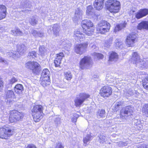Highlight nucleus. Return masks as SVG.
Listing matches in <instances>:
<instances>
[{"label":"nucleus","instance_id":"nucleus-1","mask_svg":"<svg viewBox=\"0 0 148 148\" xmlns=\"http://www.w3.org/2000/svg\"><path fill=\"white\" fill-rule=\"evenodd\" d=\"M131 61L136 65V66L143 69L148 67V61L145 59L141 60L138 53L134 52L130 59Z\"/></svg>","mask_w":148,"mask_h":148},{"label":"nucleus","instance_id":"nucleus-2","mask_svg":"<svg viewBox=\"0 0 148 148\" xmlns=\"http://www.w3.org/2000/svg\"><path fill=\"white\" fill-rule=\"evenodd\" d=\"M43 109V107L41 105H36L33 108L32 115L35 122L39 121L43 117L44 115L42 112Z\"/></svg>","mask_w":148,"mask_h":148},{"label":"nucleus","instance_id":"nucleus-3","mask_svg":"<svg viewBox=\"0 0 148 148\" xmlns=\"http://www.w3.org/2000/svg\"><path fill=\"white\" fill-rule=\"evenodd\" d=\"M106 5L108 9L113 13L118 12L121 8L120 2L116 0H108Z\"/></svg>","mask_w":148,"mask_h":148},{"label":"nucleus","instance_id":"nucleus-4","mask_svg":"<svg viewBox=\"0 0 148 148\" xmlns=\"http://www.w3.org/2000/svg\"><path fill=\"white\" fill-rule=\"evenodd\" d=\"M82 26L85 34L88 36L93 34L94 31L93 23L90 20H84L82 22Z\"/></svg>","mask_w":148,"mask_h":148},{"label":"nucleus","instance_id":"nucleus-5","mask_svg":"<svg viewBox=\"0 0 148 148\" xmlns=\"http://www.w3.org/2000/svg\"><path fill=\"white\" fill-rule=\"evenodd\" d=\"M27 49V47L24 45L21 44L18 46V52H9L7 53V55L9 57L17 60L20 55H22L26 51Z\"/></svg>","mask_w":148,"mask_h":148},{"label":"nucleus","instance_id":"nucleus-6","mask_svg":"<svg viewBox=\"0 0 148 148\" xmlns=\"http://www.w3.org/2000/svg\"><path fill=\"white\" fill-rule=\"evenodd\" d=\"M110 27V24L106 21H102L98 24L96 30L98 33L104 34L109 32Z\"/></svg>","mask_w":148,"mask_h":148},{"label":"nucleus","instance_id":"nucleus-7","mask_svg":"<svg viewBox=\"0 0 148 148\" xmlns=\"http://www.w3.org/2000/svg\"><path fill=\"white\" fill-rule=\"evenodd\" d=\"M24 115V113L16 110H12L10 113L9 118L10 122L12 123L17 121L21 120L23 118Z\"/></svg>","mask_w":148,"mask_h":148},{"label":"nucleus","instance_id":"nucleus-8","mask_svg":"<svg viewBox=\"0 0 148 148\" xmlns=\"http://www.w3.org/2000/svg\"><path fill=\"white\" fill-rule=\"evenodd\" d=\"M26 67L32 70L33 73L38 75L41 70L40 65L37 62H29L25 64Z\"/></svg>","mask_w":148,"mask_h":148},{"label":"nucleus","instance_id":"nucleus-9","mask_svg":"<svg viewBox=\"0 0 148 148\" xmlns=\"http://www.w3.org/2000/svg\"><path fill=\"white\" fill-rule=\"evenodd\" d=\"M92 61L90 57L85 56L81 59L79 63V67L82 69H89L91 66Z\"/></svg>","mask_w":148,"mask_h":148},{"label":"nucleus","instance_id":"nucleus-10","mask_svg":"<svg viewBox=\"0 0 148 148\" xmlns=\"http://www.w3.org/2000/svg\"><path fill=\"white\" fill-rule=\"evenodd\" d=\"M134 108L131 106H128L123 108L120 112V117L122 119H126L128 117H132L133 112Z\"/></svg>","mask_w":148,"mask_h":148},{"label":"nucleus","instance_id":"nucleus-11","mask_svg":"<svg viewBox=\"0 0 148 148\" xmlns=\"http://www.w3.org/2000/svg\"><path fill=\"white\" fill-rule=\"evenodd\" d=\"M90 96V95L86 93H80L75 99V106L76 107H81L83 102L89 98Z\"/></svg>","mask_w":148,"mask_h":148},{"label":"nucleus","instance_id":"nucleus-12","mask_svg":"<svg viewBox=\"0 0 148 148\" xmlns=\"http://www.w3.org/2000/svg\"><path fill=\"white\" fill-rule=\"evenodd\" d=\"M13 129L8 127L2 128L0 129V138L6 139L8 137L12 136L14 133Z\"/></svg>","mask_w":148,"mask_h":148},{"label":"nucleus","instance_id":"nucleus-13","mask_svg":"<svg viewBox=\"0 0 148 148\" xmlns=\"http://www.w3.org/2000/svg\"><path fill=\"white\" fill-rule=\"evenodd\" d=\"M137 34L135 33L131 34L126 39V44L128 47H133L137 41Z\"/></svg>","mask_w":148,"mask_h":148},{"label":"nucleus","instance_id":"nucleus-14","mask_svg":"<svg viewBox=\"0 0 148 148\" xmlns=\"http://www.w3.org/2000/svg\"><path fill=\"white\" fill-rule=\"evenodd\" d=\"M88 45L87 42L77 44L74 48L75 52L80 55L82 54L86 51Z\"/></svg>","mask_w":148,"mask_h":148},{"label":"nucleus","instance_id":"nucleus-15","mask_svg":"<svg viewBox=\"0 0 148 148\" xmlns=\"http://www.w3.org/2000/svg\"><path fill=\"white\" fill-rule=\"evenodd\" d=\"M112 91L111 88L108 86H104L100 90V94L103 97H108L112 94Z\"/></svg>","mask_w":148,"mask_h":148},{"label":"nucleus","instance_id":"nucleus-16","mask_svg":"<svg viewBox=\"0 0 148 148\" xmlns=\"http://www.w3.org/2000/svg\"><path fill=\"white\" fill-rule=\"evenodd\" d=\"M47 30L49 33H51L52 31L54 35L57 36L58 35L59 32L60 30V27L58 25L55 24L48 26L47 27Z\"/></svg>","mask_w":148,"mask_h":148},{"label":"nucleus","instance_id":"nucleus-17","mask_svg":"<svg viewBox=\"0 0 148 148\" xmlns=\"http://www.w3.org/2000/svg\"><path fill=\"white\" fill-rule=\"evenodd\" d=\"M5 95L7 99V103L12 104L14 102V100L12 99L15 98L13 91L12 90H8L5 92Z\"/></svg>","mask_w":148,"mask_h":148},{"label":"nucleus","instance_id":"nucleus-18","mask_svg":"<svg viewBox=\"0 0 148 148\" xmlns=\"http://www.w3.org/2000/svg\"><path fill=\"white\" fill-rule=\"evenodd\" d=\"M73 37L77 41H82L85 38L84 35L79 30H76L74 31Z\"/></svg>","mask_w":148,"mask_h":148},{"label":"nucleus","instance_id":"nucleus-19","mask_svg":"<svg viewBox=\"0 0 148 148\" xmlns=\"http://www.w3.org/2000/svg\"><path fill=\"white\" fill-rule=\"evenodd\" d=\"M148 14V9H141L139 10L136 14V17L138 19Z\"/></svg>","mask_w":148,"mask_h":148},{"label":"nucleus","instance_id":"nucleus-20","mask_svg":"<svg viewBox=\"0 0 148 148\" xmlns=\"http://www.w3.org/2000/svg\"><path fill=\"white\" fill-rule=\"evenodd\" d=\"M104 0H95L94 3V7L98 10L102 9L103 5Z\"/></svg>","mask_w":148,"mask_h":148},{"label":"nucleus","instance_id":"nucleus-21","mask_svg":"<svg viewBox=\"0 0 148 148\" xmlns=\"http://www.w3.org/2000/svg\"><path fill=\"white\" fill-rule=\"evenodd\" d=\"M138 29L148 30V21H143L138 24L137 26Z\"/></svg>","mask_w":148,"mask_h":148},{"label":"nucleus","instance_id":"nucleus-22","mask_svg":"<svg viewBox=\"0 0 148 148\" xmlns=\"http://www.w3.org/2000/svg\"><path fill=\"white\" fill-rule=\"evenodd\" d=\"M50 80L48 77L40 78V82L41 85L44 87L47 86H49L50 83Z\"/></svg>","mask_w":148,"mask_h":148},{"label":"nucleus","instance_id":"nucleus-23","mask_svg":"<svg viewBox=\"0 0 148 148\" xmlns=\"http://www.w3.org/2000/svg\"><path fill=\"white\" fill-rule=\"evenodd\" d=\"M6 11L5 6L3 5H0V20L5 17Z\"/></svg>","mask_w":148,"mask_h":148},{"label":"nucleus","instance_id":"nucleus-24","mask_svg":"<svg viewBox=\"0 0 148 148\" xmlns=\"http://www.w3.org/2000/svg\"><path fill=\"white\" fill-rule=\"evenodd\" d=\"M23 90V86L21 84H19L16 85L14 88L15 92L19 94H22Z\"/></svg>","mask_w":148,"mask_h":148},{"label":"nucleus","instance_id":"nucleus-25","mask_svg":"<svg viewBox=\"0 0 148 148\" xmlns=\"http://www.w3.org/2000/svg\"><path fill=\"white\" fill-rule=\"evenodd\" d=\"M82 17V11L78 9L76 10L75 16L73 17L74 20L75 21L81 19Z\"/></svg>","mask_w":148,"mask_h":148},{"label":"nucleus","instance_id":"nucleus-26","mask_svg":"<svg viewBox=\"0 0 148 148\" xmlns=\"http://www.w3.org/2000/svg\"><path fill=\"white\" fill-rule=\"evenodd\" d=\"M118 58L117 53L114 52H112L110 54L109 60L110 61H116Z\"/></svg>","mask_w":148,"mask_h":148},{"label":"nucleus","instance_id":"nucleus-27","mask_svg":"<svg viewBox=\"0 0 148 148\" xmlns=\"http://www.w3.org/2000/svg\"><path fill=\"white\" fill-rule=\"evenodd\" d=\"M123 104V102L122 101H116L115 102L112 106V109L114 111H116L118 110L120 107Z\"/></svg>","mask_w":148,"mask_h":148},{"label":"nucleus","instance_id":"nucleus-28","mask_svg":"<svg viewBox=\"0 0 148 148\" xmlns=\"http://www.w3.org/2000/svg\"><path fill=\"white\" fill-rule=\"evenodd\" d=\"M134 127L138 130L143 128V123L140 120H136L134 121Z\"/></svg>","mask_w":148,"mask_h":148},{"label":"nucleus","instance_id":"nucleus-29","mask_svg":"<svg viewBox=\"0 0 148 148\" xmlns=\"http://www.w3.org/2000/svg\"><path fill=\"white\" fill-rule=\"evenodd\" d=\"M50 72L49 70L47 69H44L41 73V77H48L49 79Z\"/></svg>","mask_w":148,"mask_h":148},{"label":"nucleus","instance_id":"nucleus-30","mask_svg":"<svg viewBox=\"0 0 148 148\" xmlns=\"http://www.w3.org/2000/svg\"><path fill=\"white\" fill-rule=\"evenodd\" d=\"M91 138L92 136L89 134H87L84 136L83 141L85 146H86L87 144V143L91 140Z\"/></svg>","mask_w":148,"mask_h":148},{"label":"nucleus","instance_id":"nucleus-31","mask_svg":"<svg viewBox=\"0 0 148 148\" xmlns=\"http://www.w3.org/2000/svg\"><path fill=\"white\" fill-rule=\"evenodd\" d=\"M12 34L14 35L22 36L23 34L20 29L18 28H15L11 30Z\"/></svg>","mask_w":148,"mask_h":148},{"label":"nucleus","instance_id":"nucleus-32","mask_svg":"<svg viewBox=\"0 0 148 148\" xmlns=\"http://www.w3.org/2000/svg\"><path fill=\"white\" fill-rule=\"evenodd\" d=\"M142 111L144 115L146 117H148V104L143 106Z\"/></svg>","mask_w":148,"mask_h":148},{"label":"nucleus","instance_id":"nucleus-33","mask_svg":"<svg viewBox=\"0 0 148 148\" xmlns=\"http://www.w3.org/2000/svg\"><path fill=\"white\" fill-rule=\"evenodd\" d=\"M46 50L43 46H41L39 48V54L43 56L46 54Z\"/></svg>","mask_w":148,"mask_h":148},{"label":"nucleus","instance_id":"nucleus-34","mask_svg":"<svg viewBox=\"0 0 148 148\" xmlns=\"http://www.w3.org/2000/svg\"><path fill=\"white\" fill-rule=\"evenodd\" d=\"M64 78L67 80L70 81L72 78V75L69 71L64 73Z\"/></svg>","mask_w":148,"mask_h":148},{"label":"nucleus","instance_id":"nucleus-35","mask_svg":"<svg viewBox=\"0 0 148 148\" xmlns=\"http://www.w3.org/2000/svg\"><path fill=\"white\" fill-rule=\"evenodd\" d=\"M125 23H123L117 25L115 27L114 32L116 33L121 30L122 28L125 27Z\"/></svg>","mask_w":148,"mask_h":148},{"label":"nucleus","instance_id":"nucleus-36","mask_svg":"<svg viewBox=\"0 0 148 148\" xmlns=\"http://www.w3.org/2000/svg\"><path fill=\"white\" fill-rule=\"evenodd\" d=\"M143 85L145 89L148 90V76L143 81Z\"/></svg>","mask_w":148,"mask_h":148},{"label":"nucleus","instance_id":"nucleus-37","mask_svg":"<svg viewBox=\"0 0 148 148\" xmlns=\"http://www.w3.org/2000/svg\"><path fill=\"white\" fill-rule=\"evenodd\" d=\"M105 111L104 110H99L97 112V116L100 117H105Z\"/></svg>","mask_w":148,"mask_h":148},{"label":"nucleus","instance_id":"nucleus-38","mask_svg":"<svg viewBox=\"0 0 148 148\" xmlns=\"http://www.w3.org/2000/svg\"><path fill=\"white\" fill-rule=\"evenodd\" d=\"M92 56L95 58L102 59L103 58V55L102 54L97 52L94 53H92Z\"/></svg>","mask_w":148,"mask_h":148},{"label":"nucleus","instance_id":"nucleus-39","mask_svg":"<svg viewBox=\"0 0 148 148\" xmlns=\"http://www.w3.org/2000/svg\"><path fill=\"white\" fill-rule=\"evenodd\" d=\"M112 38H110L109 40H106L104 44L105 47L109 48L112 43Z\"/></svg>","mask_w":148,"mask_h":148},{"label":"nucleus","instance_id":"nucleus-40","mask_svg":"<svg viewBox=\"0 0 148 148\" xmlns=\"http://www.w3.org/2000/svg\"><path fill=\"white\" fill-rule=\"evenodd\" d=\"M115 46L117 48H121L122 45V42L120 40L116 39L115 40Z\"/></svg>","mask_w":148,"mask_h":148},{"label":"nucleus","instance_id":"nucleus-41","mask_svg":"<svg viewBox=\"0 0 148 148\" xmlns=\"http://www.w3.org/2000/svg\"><path fill=\"white\" fill-rule=\"evenodd\" d=\"M67 41H62L61 44L60 45L62 47V48H65L66 47L67 48L69 47L71 45V44L69 43L67 44Z\"/></svg>","mask_w":148,"mask_h":148},{"label":"nucleus","instance_id":"nucleus-42","mask_svg":"<svg viewBox=\"0 0 148 148\" xmlns=\"http://www.w3.org/2000/svg\"><path fill=\"white\" fill-rule=\"evenodd\" d=\"M28 56L30 57H32L33 58H35L37 57V54L34 51H31L29 53Z\"/></svg>","mask_w":148,"mask_h":148},{"label":"nucleus","instance_id":"nucleus-43","mask_svg":"<svg viewBox=\"0 0 148 148\" xmlns=\"http://www.w3.org/2000/svg\"><path fill=\"white\" fill-rule=\"evenodd\" d=\"M29 22L31 25H34L37 23L38 21L34 17H33L30 19Z\"/></svg>","mask_w":148,"mask_h":148},{"label":"nucleus","instance_id":"nucleus-44","mask_svg":"<svg viewBox=\"0 0 148 148\" xmlns=\"http://www.w3.org/2000/svg\"><path fill=\"white\" fill-rule=\"evenodd\" d=\"M99 142L100 143H103L106 140V138L105 136L100 135L99 136Z\"/></svg>","mask_w":148,"mask_h":148},{"label":"nucleus","instance_id":"nucleus-45","mask_svg":"<svg viewBox=\"0 0 148 148\" xmlns=\"http://www.w3.org/2000/svg\"><path fill=\"white\" fill-rule=\"evenodd\" d=\"M64 56V54L63 53H59L56 54V58L57 60L58 59L61 61Z\"/></svg>","mask_w":148,"mask_h":148},{"label":"nucleus","instance_id":"nucleus-46","mask_svg":"<svg viewBox=\"0 0 148 148\" xmlns=\"http://www.w3.org/2000/svg\"><path fill=\"white\" fill-rule=\"evenodd\" d=\"M61 62V60H57L56 58L54 61V63L56 67H58L60 66Z\"/></svg>","mask_w":148,"mask_h":148},{"label":"nucleus","instance_id":"nucleus-47","mask_svg":"<svg viewBox=\"0 0 148 148\" xmlns=\"http://www.w3.org/2000/svg\"><path fill=\"white\" fill-rule=\"evenodd\" d=\"M54 121L55 124L58 125L60 124L61 122V119L59 117L56 118Z\"/></svg>","mask_w":148,"mask_h":148},{"label":"nucleus","instance_id":"nucleus-48","mask_svg":"<svg viewBox=\"0 0 148 148\" xmlns=\"http://www.w3.org/2000/svg\"><path fill=\"white\" fill-rule=\"evenodd\" d=\"M92 9V8L91 6L89 5L87 7L86 10V13L88 15L90 14H91V11Z\"/></svg>","mask_w":148,"mask_h":148},{"label":"nucleus","instance_id":"nucleus-49","mask_svg":"<svg viewBox=\"0 0 148 148\" xmlns=\"http://www.w3.org/2000/svg\"><path fill=\"white\" fill-rule=\"evenodd\" d=\"M73 117L72 119V121L73 122H76L77 120V118L78 117V115L76 114H74Z\"/></svg>","mask_w":148,"mask_h":148},{"label":"nucleus","instance_id":"nucleus-50","mask_svg":"<svg viewBox=\"0 0 148 148\" xmlns=\"http://www.w3.org/2000/svg\"><path fill=\"white\" fill-rule=\"evenodd\" d=\"M127 142H120L119 143V146L120 147H123V146H126L127 145V144H129L128 143H127Z\"/></svg>","mask_w":148,"mask_h":148},{"label":"nucleus","instance_id":"nucleus-51","mask_svg":"<svg viewBox=\"0 0 148 148\" xmlns=\"http://www.w3.org/2000/svg\"><path fill=\"white\" fill-rule=\"evenodd\" d=\"M31 32L33 36L36 37H38V32L37 31L34 29H32Z\"/></svg>","mask_w":148,"mask_h":148},{"label":"nucleus","instance_id":"nucleus-52","mask_svg":"<svg viewBox=\"0 0 148 148\" xmlns=\"http://www.w3.org/2000/svg\"><path fill=\"white\" fill-rule=\"evenodd\" d=\"M64 146L61 143H58L56 145L55 148H64Z\"/></svg>","mask_w":148,"mask_h":148},{"label":"nucleus","instance_id":"nucleus-53","mask_svg":"<svg viewBox=\"0 0 148 148\" xmlns=\"http://www.w3.org/2000/svg\"><path fill=\"white\" fill-rule=\"evenodd\" d=\"M17 80L14 77L12 78L10 80V83L11 84H13L14 83L16 82Z\"/></svg>","mask_w":148,"mask_h":148},{"label":"nucleus","instance_id":"nucleus-54","mask_svg":"<svg viewBox=\"0 0 148 148\" xmlns=\"http://www.w3.org/2000/svg\"><path fill=\"white\" fill-rule=\"evenodd\" d=\"M0 62H2L5 64H7L8 63V61L4 60L2 58L0 57Z\"/></svg>","mask_w":148,"mask_h":148},{"label":"nucleus","instance_id":"nucleus-55","mask_svg":"<svg viewBox=\"0 0 148 148\" xmlns=\"http://www.w3.org/2000/svg\"><path fill=\"white\" fill-rule=\"evenodd\" d=\"M90 46L91 48L93 49H96V50L98 49V47H97L95 45L93 44H90Z\"/></svg>","mask_w":148,"mask_h":148},{"label":"nucleus","instance_id":"nucleus-56","mask_svg":"<svg viewBox=\"0 0 148 148\" xmlns=\"http://www.w3.org/2000/svg\"><path fill=\"white\" fill-rule=\"evenodd\" d=\"M26 148H37L33 144L28 145Z\"/></svg>","mask_w":148,"mask_h":148},{"label":"nucleus","instance_id":"nucleus-57","mask_svg":"<svg viewBox=\"0 0 148 148\" xmlns=\"http://www.w3.org/2000/svg\"><path fill=\"white\" fill-rule=\"evenodd\" d=\"M43 33L41 31H39L38 32V36L42 37L43 36Z\"/></svg>","mask_w":148,"mask_h":148},{"label":"nucleus","instance_id":"nucleus-58","mask_svg":"<svg viewBox=\"0 0 148 148\" xmlns=\"http://www.w3.org/2000/svg\"><path fill=\"white\" fill-rule=\"evenodd\" d=\"M3 82L1 80V78L0 77V88H1L3 86Z\"/></svg>","mask_w":148,"mask_h":148},{"label":"nucleus","instance_id":"nucleus-59","mask_svg":"<svg viewBox=\"0 0 148 148\" xmlns=\"http://www.w3.org/2000/svg\"><path fill=\"white\" fill-rule=\"evenodd\" d=\"M47 16V14L44 13H42L41 14V16H42V17L43 19L45 18V17Z\"/></svg>","mask_w":148,"mask_h":148},{"label":"nucleus","instance_id":"nucleus-60","mask_svg":"<svg viewBox=\"0 0 148 148\" xmlns=\"http://www.w3.org/2000/svg\"><path fill=\"white\" fill-rule=\"evenodd\" d=\"M128 94L129 95H132L133 94V92L132 90H129L128 91Z\"/></svg>","mask_w":148,"mask_h":148},{"label":"nucleus","instance_id":"nucleus-61","mask_svg":"<svg viewBox=\"0 0 148 148\" xmlns=\"http://www.w3.org/2000/svg\"><path fill=\"white\" fill-rule=\"evenodd\" d=\"M111 79H108V81L109 83L113 82H114V79L113 78H111Z\"/></svg>","mask_w":148,"mask_h":148},{"label":"nucleus","instance_id":"nucleus-62","mask_svg":"<svg viewBox=\"0 0 148 148\" xmlns=\"http://www.w3.org/2000/svg\"><path fill=\"white\" fill-rule=\"evenodd\" d=\"M4 28L1 25H0V32L1 33L3 32Z\"/></svg>","mask_w":148,"mask_h":148},{"label":"nucleus","instance_id":"nucleus-63","mask_svg":"<svg viewBox=\"0 0 148 148\" xmlns=\"http://www.w3.org/2000/svg\"><path fill=\"white\" fill-rule=\"evenodd\" d=\"M137 148H144V145L139 146Z\"/></svg>","mask_w":148,"mask_h":148},{"label":"nucleus","instance_id":"nucleus-64","mask_svg":"<svg viewBox=\"0 0 148 148\" xmlns=\"http://www.w3.org/2000/svg\"><path fill=\"white\" fill-rule=\"evenodd\" d=\"M144 148H148V145H144Z\"/></svg>","mask_w":148,"mask_h":148}]
</instances>
